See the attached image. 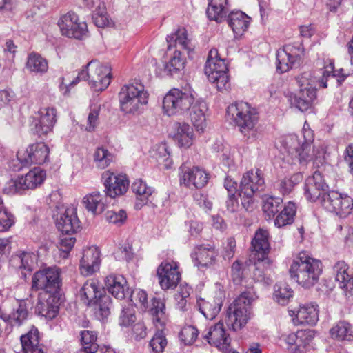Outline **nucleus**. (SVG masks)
Returning <instances> with one entry per match:
<instances>
[{"label": "nucleus", "instance_id": "f257e3e1", "mask_svg": "<svg viewBox=\"0 0 353 353\" xmlns=\"http://www.w3.org/2000/svg\"><path fill=\"white\" fill-rule=\"evenodd\" d=\"M321 272V261L311 257L304 252L299 253L294 259L290 268L291 277L305 288L314 285L318 282Z\"/></svg>", "mask_w": 353, "mask_h": 353}, {"label": "nucleus", "instance_id": "f03ea898", "mask_svg": "<svg viewBox=\"0 0 353 353\" xmlns=\"http://www.w3.org/2000/svg\"><path fill=\"white\" fill-rule=\"evenodd\" d=\"M121 110L125 114H139L148 104L149 93L139 81L123 85L119 92Z\"/></svg>", "mask_w": 353, "mask_h": 353}, {"label": "nucleus", "instance_id": "7ed1b4c3", "mask_svg": "<svg viewBox=\"0 0 353 353\" xmlns=\"http://www.w3.org/2000/svg\"><path fill=\"white\" fill-rule=\"evenodd\" d=\"M227 114L248 140L256 139V125L259 117L255 109L251 108L248 103L239 101L228 107Z\"/></svg>", "mask_w": 353, "mask_h": 353}, {"label": "nucleus", "instance_id": "20e7f679", "mask_svg": "<svg viewBox=\"0 0 353 353\" xmlns=\"http://www.w3.org/2000/svg\"><path fill=\"white\" fill-rule=\"evenodd\" d=\"M256 296L252 288H249L233 301L227 310L225 323L234 331L241 329L250 318V305Z\"/></svg>", "mask_w": 353, "mask_h": 353}, {"label": "nucleus", "instance_id": "39448f33", "mask_svg": "<svg viewBox=\"0 0 353 353\" xmlns=\"http://www.w3.org/2000/svg\"><path fill=\"white\" fill-rule=\"evenodd\" d=\"M313 141V137L310 130H304L301 137L295 134L286 136L283 141V147L286 152L292 158L291 163L305 164L310 161L311 145Z\"/></svg>", "mask_w": 353, "mask_h": 353}, {"label": "nucleus", "instance_id": "423d86ee", "mask_svg": "<svg viewBox=\"0 0 353 353\" xmlns=\"http://www.w3.org/2000/svg\"><path fill=\"white\" fill-rule=\"evenodd\" d=\"M299 88L296 94H292L290 101L301 112L310 109L316 99V83L318 80L314 77L310 72H305L296 78Z\"/></svg>", "mask_w": 353, "mask_h": 353}, {"label": "nucleus", "instance_id": "0eeeda50", "mask_svg": "<svg viewBox=\"0 0 353 353\" xmlns=\"http://www.w3.org/2000/svg\"><path fill=\"white\" fill-rule=\"evenodd\" d=\"M61 270L57 267H48L37 271L32 277L31 290L41 291L39 294L61 297Z\"/></svg>", "mask_w": 353, "mask_h": 353}, {"label": "nucleus", "instance_id": "6e6552de", "mask_svg": "<svg viewBox=\"0 0 353 353\" xmlns=\"http://www.w3.org/2000/svg\"><path fill=\"white\" fill-rule=\"evenodd\" d=\"M195 95L196 92L190 86L171 89L163 100L164 113L168 116L182 114L193 105Z\"/></svg>", "mask_w": 353, "mask_h": 353}, {"label": "nucleus", "instance_id": "1a4fd4ad", "mask_svg": "<svg viewBox=\"0 0 353 353\" xmlns=\"http://www.w3.org/2000/svg\"><path fill=\"white\" fill-rule=\"evenodd\" d=\"M209 81L216 85L219 91L230 87L228 65L225 59L220 58L218 50L212 49L208 54L204 68Z\"/></svg>", "mask_w": 353, "mask_h": 353}, {"label": "nucleus", "instance_id": "9d476101", "mask_svg": "<svg viewBox=\"0 0 353 353\" xmlns=\"http://www.w3.org/2000/svg\"><path fill=\"white\" fill-rule=\"evenodd\" d=\"M265 181L262 172L257 169L255 172L250 170L245 172L241 181L239 195L241 205L246 211L254 209V195L256 192L263 190Z\"/></svg>", "mask_w": 353, "mask_h": 353}, {"label": "nucleus", "instance_id": "9b49d317", "mask_svg": "<svg viewBox=\"0 0 353 353\" xmlns=\"http://www.w3.org/2000/svg\"><path fill=\"white\" fill-rule=\"evenodd\" d=\"M46 172L39 167L30 170L26 175L8 181L3 189L8 194H22L28 190H34L41 185L46 179Z\"/></svg>", "mask_w": 353, "mask_h": 353}, {"label": "nucleus", "instance_id": "f8f14e48", "mask_svg": "<svg viewBox=\"0 0 353 353\" xmlns=\"http://www.w3.org/2000/svg\"><path fill=\"white\" fill-rule=\"evenodd\" d=\"M305 53L302 41L286 44L276 53V70L284 73L300 65Z\"/></svg>", "mask_w": 353, "mask_h": 353}, {"label": "nucleus", "instance_id": "ddd939ff", "mask_svg": "<svg viewBox=\"0 0 353 353\" xmlns=\"http://www.w3.org/2000/svg\"><path fill=\"white\" fill-rule=\"evenodd\" d=\"M81 77H85L90 87L97 92L105 90L111 81L110 68L99 61H90L81 70Z\"/></svg>", "mask_w": 353, "mask_h": 353}, {"label": "nucleus", "instance_id": "4468645a", "mask_svg": "<svg viewBox=\"0 0 353 353\" xmlns=\"http://www.w3.org/2000/svg\"><path fill=\"white\" fill-rule=\"evenodd\" d=\"M321 204L326 210L341 217L347 216L353 209V199L336 191L324 193L321 199Z\"/></svg>", "mask_w": 353, "mask_h": 353}, {"label": "nucleus", "instance_id": "2eb2a0df", "mask_svg": "<svg viewBox=\"0 0 353 353\" xmlns=\"http://www.w3.org/2000/svg\"><path fill=\"white\" fill-rule=\"evenodd\" d=\"M57 24L61 34L68 38L82 40L88 35L86 22L81 21L79 16L74 12H68L63 15Z\"/></svg>", "mask_w": 353, "mask_h": 353}, {"label": "nucleus", "instance_id": "dca6fc26", "mask_svg": "<svg viewBox=\"0 0 353 353\" xmlns=\"http://www.w3.org/2000/svg\"><path fill=\"white\" fill-rule=\"evenodd\" d=\"M49 148L44 143L40 142L30 145L26 150L18 151L17 158L22 167L34 164H43L48 159Z\"/></svg>", "mask_w": 353, "mask_h": 353}, {"label": "nucleus", "instance_id": "f3484780", "mask_svg": "<svg viewBox=\"0 0 353 353\" xmlns=\"http://www.w3.org/2000/svg\"><path fill=\"white\" fill-rule=\"evenodd\" d=\"M101 178L105 194L110 198L123 195L129 188L130 181L125 174L106 170L102 174Z\"/></svg>", "mask_w": 353, "mask_h": 353}, {"label": "nucleus", "instance_id": "a211bd4d", "mask_svg": "<svg viewBox=\"0 0 353 353\" xmlns=\"http://www.w3.org/2000/svg\"><path fill=\"white\" fill-rule=\"evenodd\" d=\"M157 274L161 288L165 290L174 289L181 280L178 263L163 261L157 268Z\"/></svg>", "mask_w": 353, "mask_h": 353}, {"label": "nucleus", "instance_id": "6ab92c4d", "mask_svg": "<svg viewBox=\"0 0 353 353\" xmlns=\"http://www.w3.org/2000/svg\"><path fill=\"white\" fill-rule=\"evenodd\" d=\"M37 115L32 123L31 130L41 137L52 132L57 122V110L51 107L42 108L38 111Z\"/></svg>", "mask_w": 353, "mask_h": 353}, {"label": "nucleus", "instance_id": "aec40b11", "mask_svg": "<svg viewBox=\"0 0 353 353\" xmlns=\"http://www.w3.org/2000/svg\"><path fill=\"white\" fill-rule=\"evenodd\" d=\"M180 183L189 188H202L208 182L209 174L199 167L188 168L185 165L180 167Z\"/></svg>", "mask_w": 353, "mask_h": 353}, {"label": "nucleus", "instance_id": "412c9836", "mask_svg": "<svg viewBox=\"0 0 353 353\" xmlns=\"http://www.w3.org/2000/svg\"><path fill=\"white\" fill-rule=\"evenodd\" d=\"M56 216V225L63 234H71L77 232L81 228V222L74 208L62 209Z\"/></svg>", "mask_w": 353, "mask_h": 353}, {"label": "nucleus", "instance_id": "4be33fe9", "mask_svg": "<svg viewBox=\"0 0 353 353\" xmlns=\"http://www.w3.org/2000/svg\"><path fill=\"white\" fill-rule=\"evenodd\" d=\"M327 188V184L324 182L320 172L315 171L312 176H308L304 185V195L306 199L310 202H315L316 200L321 201L322 195Z\"/></svg>", "mask_w": 353, "mask_h": 353}, {"label": "nucleus", "instance_id": "5701e85b", "mask_svg": "<svg viewBox=\"0 0 353 353\" xmlns=\"http://www.w3.org/2000/svg\"><path fill=\"white\" fill-rule=\"evenodd\" d=\"M61 297L50 294H39V301L35 310L39 315L52 319L59 313Z\"/></svg>", "mask_w": 353, "mask_h": 353}, {"label": "nucleus", "instance_id": "b1692460", "mask_svg": "<svg viewBox=\"0 0 353 353\" xmlns=\"http://www.w3.org/2000/svg\"><path fill=\"white\" fill-rule=\"evenodd\" d=\"M295 316L292 319L295 325H314L319 321V305L315 303L304 304L299 306L295 312L291 311Z\"/></svg>", "mask_w": 353, "mask_h": 353}, {"label": "nucleus", "instance_id": "393cba45", "mask_svg": "<svg viewBox=\"0 0 353 353\" xmlns=\"http://www.w3.org/2000/svg\"><path fill=\"white\" fill-rule=\"evenodd\" d=\"M208 343L223 351L228 350L231 339L224 328L223 323L219 322L211 327L208 334L205 336Z\"/></svg>", "mask_w": 353, "mask_h": 353}, {"label": "nucleus", "instance_id": "a878e982", "mask_svg": "<svg viewBox=\"0 0 353 353\" xmlns=\"http://www.w3.org/2000/svg\"><path fill=\"white\" fill-rule=\"evenodd\" d=\"M100 252L96 247H90L83 250L80 261L81 273L84 276L92 274L99 269Z\"/></svg>", "mask_w": 353, "mask_h": 353}, {"label": "nucleus", "instance_id": "bb28decb", "mask_svg": "<svg viewBox=\"0 0 353 353\" xmlns=\"http://www.w3.org/2000/svg\"><path fill=\"white\" fill-rule=\"evenodd\" d=\"M252 254L251 259L256 257L268 258L270 247L269 243V232L267 230L259 229L254 234L251 242Z\"/></svg>", "mask_w": 353, "mask_h": 353}, {"label": "nucleus", "instance_id": "cd10ccee", "mask_svg": "<svg viewBox=\"0 0 353 353\" xmlns=\"http://www.w3.org/2000/svg\"><path fill=\"white\" fill-rule=\"evenodd\" d=\"M214 247L210 244L197 245L191 257L197 267H208L212 265L217 256Z\"/></svg>", "mask_w": 353, "mask_h": 353}, {"label": "nucleus", "instance_id": "c85d7f7f", "mask_svg": "<svg viewBox=\"0 0 353 353\" xmlns=\"http://www.w3.org/2000/svg\"><path fill=\"white\" fill-rule=\"evenodd\" d=\"M206 14L208 19L221 23L226 20L230 13V7L228 0H208Z\"/></svg>", "mask_w": 353, "mask_h": 353}, {"label": "nucleus", "instance_id": "c756f323", "mask_svg": "<svg viewBox=\"0 0 353 353\" xmlns=\"http://www.w3.org/2000/svg\"><path fill=\"white\" fill-rule=\"evenodd\" d=\"M228 26L236 36L242 35L248 28L250 18L241 10L230 11L226 17Z\"/></svg>", "mask_w": 353, "mask_h": 353}, {"label": "nucleus", "instance_id": "7c9ffc66", "mask_svg": "<svg viewBox=\"0 0 353 353\" xmlns=\"http://www.w3.org/2000/svg\"><path fill=\"white\" fill-rule=\"evenodd\" d=\"M334 270L339 287L353 294V273L350 272L347 265L344 261H338L334 266Z\"/></svg>", "mask_w": 353, "mask_h": 353}, {"label": "nucleus", "instance_id": "2f4dec72", "mask_svg": "<svg viewBox=\"0 0 353 353\" xmlns=\"http://www.w3.org/2000/svg\"><path fill=\"white\" fill-rule=\"evenodd\" d=\"M190 118L196 130L203 132L206 128L205 112L208 106L204 101H197L191 106Z\"/></svg>", "mask_w": 353, "mask_h": 353}, {"label": "nucleus", "instance_id": "473e14b6", "mask_svg": "<svg viewBox=\"0 0 353 353\" xmlns=\"http://www.w3.org/2000/svg\"><path fill=\"white\" fill-rule=\"evenodd\" d=\"M105 283L109 293L117 299H123L128 294L127 281L122 275H109L106 277Z\"/></svg>", "mask_w": 353, "mask_h": 353}, {"label": "nucleus", "instance_id": "72a5a7b5", "mask_svg": "<svg viewBox=\"0 0 353 353\" xmlns=\"http://www.w3.org/2000/svg\"><path fill=\"white\" fill-rule=\"evenodd\" d=\"M20 342L23 353H44L39 344L38 330L34 327L21 336Z\"/></svg>", "mask_w": 353, "mask_h": 353}, {"label": "nucleus", "instance_id": "f704fd0d", "mask_svg": "<svg viewBox=\"0 0 353 353\" xmlns=\"http://www.w3.org/2000/svg\"><path fill=\"white\" fill-rule=\"evenodd\" d=\"M348 74L344 73V70L341 68L334 70V63L332 60H329V64L325 66L321 77L318 79L319 85L321 88H327V83L330 79L336 78L338 85L342 83L347 77Z\"/></svg>", "mask_w": 353, "mask_h": 353}, {"label": "nucleus", "instance_id": "c9c22d12", "mask_svg": "<svg viewBox=\"0 0 353 353\" xmlns=\"http://www.w3.org/2000/svg\"><path fill=\"white\" fill-rule=\"evenodd\" d=\"M133 193L137 198L136 208H141L146 205L149 201L150 197L154 192V188L148 186L141 179H137L131 185Z\"/></svg>", "mask_w": 353, "mask_h": 353}, {"label": "nucleus", "instance_id": "e433bc0d", "mask_svg": "<svg viewBox=\"0 0 353 353\" xmlns=\"http://www.w3.org/2000/svg\"><path fill=\"white\" fill-rule=\"evenodd\" d=\"M223 305V299L220 296L206 301L203 299L197 300V306L199 312L207 319H214L219 313Z\"/></svg>", "mask_w": 353, "mask_h": 353}, {"label": "nucleus", "instance_id": "4c0bfd02", "mask_svg": "<svg viewBox=\"0 0 353 353\" xmlns=\"http://www.w3.org/2000/svg\"><path fill=\"white\" fill-rule=\"evenodd\" d=\"M174 139L180 147L188 148L193 142V129L186 123H176L174 125Z\"/></svg>", "mask_w": 353, "mask_h": 353}, {"label": "nucleus", "instance_id": "58836bf2", "mask_svg": "<svg viewBox=\"0 0 353 353\" xmlns=\"http://www.w3.org/2000/svg\"><path fill=\"white\" fill-rule=\"evenodd\" d=\"M104 292L103 289L99 287V283L92 279L84 283L81 289L80 294L81 299L89 306Z\"/></svg>", "mask_w": 353, "mask_h": 353}, {"label": "nucleus", "instance_id": "ea45409f", "mask_svg": "<svg viewBox=\"0 0 353 353\" xmlns=\"http://www.w3.org/2000/svg\"><path fill=\"white\" fill-rule=\"evenodd\" d=\"M11 263L16 268L31 272L37 263V256L31 252H21L13 255Z\"/></svg>", "mask_w": 353, "mask_h": 353}, {"label": "nucleus", "instance_id": "a19ab883", "mask_svg": "<svg viewBox=\"0 0 353 353\" xmlns=\"http://www.w3.org/2000/svg\"><path fill=\"white\" fill-rule=\"evenodd\" d=\"M89 306L93 307L96 318L102 321L106 319L110 314L112 299L104 292Z\"/></svg>", "mask_w": 353, "mask_h": 353}, {"label": "nucleus", "instance_id": "79ce46f5", "mask_svg": "<svg viewBox=\"0 0 353 353\" xmlns=\"http://www.w3.org/2000/svg\"><path fill=\"white\" fill-rule=\"evenodd\" d=\"M332 339L338 341H353V325L345 321L336 323L330 330Z\"/></svg>", "mask_w": 353, "mask_h": 353}, {"label": "nucleus", "instance_id": "37998d69", "mask_svg": "<svg viewBox=\"0 0 353 353\" xmlns=\"http://www.w3.org/2000/svg\"><path fill=\"white\" fill-rule=\"evenodd\" d=\"M186 63V57L179 50H176L169 62L163 64L165 74L173 76L183 70Z\"/></svg>", "mask_w": 353, "mask_h": 353}, {"label": "nucleus", "instance_id": "c03bdc74", "mask_svg": "<svg viewBox=\"0 0 353 353\" xmlns=\"http://www.w3.org/2000/svg\"><path fill=\"white\" fill-rule=\"evenodd\" d=\"M103 196L99 192H93L83 198L86 209L94 214H99L105 210Z\"/></svg>", "mask_w": 353, "mask_h": 353}, {"label": "nucleus", "instance_id": "a18cd8bd", "mask_svg": "<svg viewBox=\"0 0 353 353\" xmlns=\"http://www.w3.org/2000/svg\"><path fill=\"white\" fill-rule=\"evenodd\" d=\"M296 212V208L295 204L292 201H289L276 217L274 225L278 228H281L292 224L294 222Z\"/></svg>", "mask_w": 353, "mask_h": 353}, {"label": "nucleus", "instance_id": "49530a36", "mask_svg": "<svg viewBox=\"0 0 353 353\" xmlns=\"http://www.w3.org/2000/svg\"><path fill=\"white\" fill-rule=\"evenodd\" d=\"M97 336L95 332L83 330L81 332L82 348L81 353H96L99 349L97 343Z\"/></svg>", "mask_w": 353, "mask_h": 353}, {"label": "nucleus", "instance_id": "de8ad7c7", "mask_svg": "<svg viewBox=\"0 0 353 353\" xmlns=\"http://www.w3.org/2000/svg\"><path fill=\"white\" fill-rule=\"evenodd\" d=\"M283 199L280 197L268 196L263 200V211L268 219H272L283 207Z\"/></svg>", "mask_w": 353, "mask_h": 353}, {"label": "nucleus", "instance_id": "09e8293b", "mask_svg": "<svg viewBox=\"0 0 353 353\" xmlns=\"http://www.w3.org/2000/svg\"><path fill=\"white\" fill-rule=\"evenodd\" d=\"M152 307L150 310L152 316V320L154 324L162 325L165 319V303L160 298H153L152 299Z\"/></svg>", "mask_w": 353, "mask_h": 353}, {"label": "nucleus", "instance_id": "8fccbe9b", "mask_svg": "<svg viewBox=\"0 0 353 353\" xmlns=\"http://www.w3.org/2000/svg\"><path fill=\"white\" fill-rule=\"evenodd\" d=\"M26 66L31 72L37 73H45L48 70L47 61L36 53H31L28 56Z\"/></svg>", "mask_w": 353, "mask_h": 353}, {"label": "nucleus", "instance_id": "3c124183", "mask_svg": "<svg viewBox=\"0 0 353 353\" xmlns=\"http://www.w3.org/2000/svg\"><path fill=\"white\" fill-rule=\"evenodd\" d=\"M254 261V269L253 270V279L257 282L265 281V271L270 266V261L268 258L256 257Z\"/></svg>", "mask_w": 353, "mask_h": 353}, {"label": "nucleus", "instance_id": "603ef678", "mask_svg": "<svg viewBox=\"0 0 353 353\" xmlns=\"http://www.w3.org/2000/svg\"><path fill=\"white\" fill-rule=\"evenodd\" d=\"M114 156L104 148H97L94 153V161L99 169H105L113 161Z\"/></svg>", "mask_w": 353, "mask_h": 353}, {"label": "nucleus", "instance_id": "864d4df0", "mask_svg": "<svg viewBox=\"0 0 353 353\" xmlns=\"http://www.w3.org/2000/svg\"><path fill=\"white\" fill-rule=\"evenodd\" d=\"M292 296L293 291L287 284L280 283L274 285V298L279 304L286 305Z\"/></svg>", "mask_w": 353, "mask_h": 353}, {"label": "nucleus", "instance_id": "5fc2aeb1", "mask_svg": "<svg viewBox=\"0 0 353 353\" xmlns=\"http://www.w3.org/2000/svg\"><path fill=\"white\" fill-rule=\"evenodd\" d=\"M168 48L170 50L172 43H176L182 49H188L189 41L185 30H178L175 33L167 36Z\"/></svg>", "mask_w": 353, "mask_h": 353}, {"label": "nucleus", "instance_id": "6e6d98bb", "mask_svg": "<svg viewBox=\"0 0 353 353\" xmlns=\"http://www.w3.org/2000/svg\"><path fill=\"white\" fill-rule=\"evenodd\" d=\"M300 178L301 176L298 174L290 177H285L277 182L276 188L283 195L288 194L292 192L294 185L299 183Z\"/></svg>", "mask_w": 353, "mask_h": 353}, {"label": "nucleus", "instance_id": "4d7b16f0", "mask_svg": "<svg viewBox=\"0 0 353 353\" xmlns=\"http://www.w3.org/2000/svg\"><path fill=\"white\" fill-rule=\"evenodd\" d=\"M101 8L93 10L92 20L94 23L99 28L111 26L113 24V21L107 13L105 6Z\"/></svg>", "mask_w": 353, "mask_h": 353}, {"label": "nucleus", "instance_id": "13d9d810", "mask_svg": "<svg viewBox=\"0 0 353 353\" xmlns=\"http://www.w3.org/2000/svg\"><path fill=\"white\" fill-rule=\"evenodd\" d=\"M167 345V340L162 331H158L150 341L152 353H162Z\"/></svg>", "mask_w": 353, "mask_h": 353}, {"label": "nucleus", "instance_id": "bf43d9fd", "mask_svg": "<svg viewBox=\"0 0 353 353\" xmlns=\"http://www.w3.org/2000/svg\"><path fill=\"white\" fill-rule=\"evenodd\" d=\"M198 334L199 331L195 327L188 325L181 330L179 338L185 345H191L196 341Z\"/></svg>", "mask_w": 353, "mask_h": 353}, {"label": "nucleus", "instance_id": "052dcab7", "mask_svg": "<svg viewBox=\"0 0 353 353\" xmlns=\"http://www.w3.org/2000/svg\"><path fill=\"white\" fill-rule=\"evenodd\" d=\"M105 219L109 223L116 225H122L127 219V213L124 210H120L118 212L108 210L106 212Z\"/></svg>", "mask_w": 353, "mask_h": 353}, {"label": "nucleus", "instance_id": "680f3d73", "mask_svg": "<svg viewBox=\"0 0 353 353\" xmlns=\"http://www.w3.org/2000/svg\"><path fill=\"white\" fill-rule=\"evenodd\" d=\"M134 310L132 307H123L119 317V324L121 326H129L135 321Z\"/></svg>", "mask_w": 353, "mask_h": 353}, {"label": "nucleus", "instance_id": "e2e57ef3", "mask_svg": "<svg viewBox=\"0 0 353 353\" xmlns=\"http://www.w3.org/2000/svg\"><path fill=\"white\" fill-rule=\"evenodd\" d=\"M131 301L136 306H139L143 310L148 308V295L145 291L138 290L131 294Z\"/></svg>", "mask_w": 353, "mask_h": 353}, {"label": "nucleus", "instance_id": "0e129e2a", "mask_svg": "<svg viewBox=\"0 0 353 353\" xmlns=\"http://www.w3.org/2000/svg\"><path fill=\"white\" fill-rule=\"evenodd\" d=\"M14 216L4 208L0 210V232L8 231L14 224Z\"/></svg>", "mask_w": 353, "mask_h": 353}, {"label": "nucleus", "instance_id": "69168bd1", "mask_svg": "<svg viewBox=\"0 0 353 353\" xmlns=\"http://www.w3.org/2000/svg\"><path fill=\"white\" fill-rule=\"evenodd\" d=\"M114 256L117 261H130L133 257L132 247L129 244H125L123 246L118 248L114 253Z\"/></svg>", "mask_w": 353, "mask_h": 353}, {"label": "nucleus", "instance_id": "338daca9", "mask_svg": "<svg viewBox=\"0 0 353 353\" xmlns=\"http://www.w3.org/2000/svg\"><path fill=\"white\" fill-rule=\"evenodd\" d=\"M76 239L72 236H64L63 235L60 238L59 248V250L61 251L63 254L62 255L63 257H65L68 254L72 249Z\"/></svg>", "mask_w": 353, "mask_h": 353}, {"label": "nucleus", "instance_id": "774afa93", "mask_svg": "<svg viewBox=\"0 0 353 353\" xmlns=\"http://www.w3.org/2000/svg\"><path fill=\"white\" fill-rule=\"evenodd\" d=\"M99 111L100 108L96 105L90 109V112L88 117L87 130L92 131L96 128L98 124Z\"/></svg>", "mask_w": 353, "mask_h": 353}]
</instances>
